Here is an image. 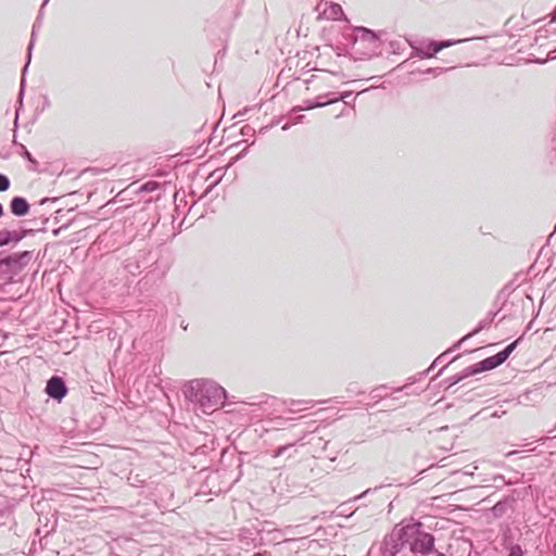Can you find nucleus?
Wrapping results in <instances>:
<instances>
[{
	"mask_svg": "<svg viewBox=\"0 0 556 556\" xmlns=\"http://www.w3.org/2000/svg\"><path fill=\"white\" fill-rule=\"evenodd\" d=\"M434 538L424 530L419 521L396 526L380 546L381 556H397L405 549L414 555H427L433 551Z\"/></svg>",
	"mask_w": 556,
	"mask_h": 556,
	"instance_id": "1",
	"label": "nucleus"
},
{
	"mask_svg": "<svg viewBox=\"0 0 556 556\" xmlns=\"http://www.w3.org/2000/svg\"><path fill=\"white\" fill-rule=\"evenodd\" d=\"M185 399L192 403L195 410L210 414L224 405L226 390L210 379H193L182 388Z\"/></svg>",
	"mask_w": 556,
	"mask_h": 556,
	"instance_id": "2",
	"label": "nucleus"
},
{
	"mask_svg": "<svg viewBox=\"0 0 556 556\" xmlns=\"http://www.w3.org/2000/svg\"><path fill=\"white\" fill-rule=\"evenodd\" d=\"M518 342H519V340H515L514 342L508 344L504 350H502L497 354L486 357V358L478 362L477 364L467 367L460 376H457V377L454 376V384H456L457 382H459L460 380H463L466 377H469V376H472L476 374H480L483 371L492 370V369L498 367L514 352V350L518 345Z\"/></svg>",
	"mask_w": 556,
	"mask_h": 556,
	"instance_id": "3",
	"label": "nucleus"
},
{
	"mask_svg": "<svg viewBox=\"0 0 556 556\" xmlns=\"http://www.w3.org/2000/svg\"><path fill=\"white\" fill-rule=\"evenodd\" d=\"M352 48L356 53L365 58H371L380 51L381 40L375 31L365 27H357Z\"/></svg>",
	"mask_w": 556,
	"mask_h": 556,
	"instance_id": "4",
	"label": "nucleus"
},
{
	"mask_svg": "<svg viewBox=\"0 0 556 556\" xmlns=\"http://www.w3.org/2000/svg\"><path fill=\"white\" fill-rule=\"evenodd\" d=\"M477 469V467H472V470H462L456 469L454 470V486L460 485L458 490L454 491V495H459L463 491L469 490L473 491L476 490L477 485L475 484V478H473V470ZM457 501L460 500V496L456 498Z\"/></svg>",
	"mask_w": 556,
	"mask_h": 556,
	"instance_id": "5",
	"label": "nucleus"
},
{
	"mask_svg": "<svg viewBox=\"0 0 556 556\" xmlns=\"http://www.w3.org/2000/svg\"><path fill=\"white\" fill-rule=\"evenodd\" d=\"M452 46V39L443 40V41H434V40H420L417 46L414 47L416 53L421 58H431L441 51L443 48H447Z\"/></svg>",
	"mask_w": 556,
	"mask_h": 556,
	"instance_id": "6",
	"label": "nucleus"
},
{
	"mask_svg": "<svg viewBox=\"0 0 556 556\" xmlns=\"http://www.w3.org/2000/svg\"><path fill=\"white\" fill-rule=\"evenodd\" d=\"M46 393L53 400L61 402L67 394L68 389L64 379L60 376H52L46 386Z\"/></svg>",
	"mask_w": 556,
	"mask_h": 556,
	"instance_id": "7",
	"label": "nucleus"
},
{
	"mask_svg": "<svg viewBox=\"0 0 556 556\" xmlns=\"http://www.w3.org/2000/svg\"><path fill=\"white\" fill-rule=\"evenodd\" d=\"M31 257L33 252L30 251L12 253L5 256L3 260H1L0 264L7 266L8 268L14 271H17L24 268L30 262Z\"/></svg>",
	"mask_w": 556,
	"mask_h": 556,
	"instance_id": "8",
	"label": "nucleus"
},
{
	"mask_svg": "<svg viewBox=\"0 0 556 556\" xmlns=\"http://www.w3.org/2000/svg\"><path fill=\"white\" fill-rule=\"evenodd\" d=\"M29 232H30V230H27V229H20V230L2 229V230H0V248L5 247L10 243H18Z\"/></svg>",
	"mask_w": 556,
	"mask_h": 556,
	"instance_id": "9",
	"label": "nucleus"
},
{
	"mask_svg": "<svg viewBox=\"0 0 556 556\" xmlns=\"http://www.w3.org/2000/svg\"><path fill=\"white\" fill-rule=\"evenodd\" d=\"M10 212L15 217H24L26 216L30 211V204L24 197H13L10 201Z\"/></svg>",
	"mask_w": 556,
	"mask_h": 556,
	"instance_id": "10",
	"label": "nucleus"
},
{
	"mask_svg": "<svg viewBox=\"0 0 556 556\" xmlns=\"http://www.w3.org/2000/svg\"><path fill=\"white\" fill-rule=\"evenodd\" d=\"M329 94L319 96L316 100H305L303 105L296 106L293 111L312 110L317 108H324L326 105L336 103L334 99H328Z\"/></svg>",
	"mask_w": 556,
	"mask_h": 556,
	"instance_id": "11",
	"label": "nucleus"
},
{
	"mask_svg": "<svg viewBox=\"0 0 556 556\" xmlns=\"http://www.w3.org/2000/svg\"><path fill=\"white\" fill-rule=\"evenodd\" d=\"M314 402L311 400H283L281 405L289 413H299L305 410L309 406H313Z\"/></svg>",
	"mask_w": 556,
	"mask_h": 556,
	"instance_id": "12",
	"label": "nucleus"
},
{
	"mask_svg": "<svg viewBox=\"0 0 556 556\" xmlns=\"http://www.w3.org/2000/svg\"><path fill=\"white\" fill-rule=\"evenodd\" d=\"M13 143L18 146V148H20L18 154L30 163L29 169L36 170L37 166H38V162L35 160V157L31 155V153L27 150V148L22 143H17V141L15 139L13 140Z\"/></svg>",
	"mask_w": 556,
	"mask_h": 556,
	"instance_id": "13",
	"label": "nucleus"
},
{
	"mask_svg": "<svg viewBox=\"0 0 556 556\" xmlns=\"http://www.w3.org/2000/svg\"><path fill=\"white\" fill-rule=\"evenodd\" d=\"M258 399L260 400L257 402H243V403L247 405H250V406H257V407L270 406L271 407L275 405V402L277 401L275 397L269 396L267 394H263Z\"/></svg>",
	"mask_w": 556,
	"mask_h": 556,
	"instance_id": "14",
	"label": "nucleus"
},
{
	"mask_svg": "<svg viewBox=\"0 0 556 556\" xmlns=\"http://www.w3.org/2000/svg\"><path fill=\"white\" fill-rule=\"evenodd\" d=\"M509 500L505 498L503 501L497 502L492 508L491 511L494 517L500 518L502 517L508 508Z\"/></svg>",
	"mask_w": 556,
	"mask_h": 556,
	"instance_id": "15",
	"label": "nucleus"
},
{
	"mask_svg": "<svg viewBox=\"0 0 556 556\" xmlns=\"http://www.w3.org/2000/svg\"><path fill=\"white\" fill-rule=\"evenodd\" d=\"M451 349L446 350L444 353H442L439 357L435 358L431 367H434L438 364L442 365V368H445L452 363V359H448Z\"/></svg>",
	"mask_w": 556,
	"mask_h": 556,
	"instance_id": "16",
	"label": "nucleus"
},
{
	"mask_svg": "<svg viewBox=\"0 0 556 556\" xmlns=\"http://www.w3.org/2000/svg\"><path fill=\"white\" fill-rule=\"evenodd\" d=\"M161 184L154 180H149L140 186L139 191L140 192H152L157 189H160Z\"/></svg>",
	"mask_w": 556,
	"mask_h": 556,
	"instance_id": "17",
	"label": "nucleus"
},
{
	"mask_svg": "<svg viewBox=\"0 0 556 556\" xmlns=\"http://www.w3.org/2000/svg\"><path fill=\"white\" fill-rule=\"evenodd\" d=\"M482 325H480L478 328H476L472 332L464 336L457 343H454L453 349L454 351L462 349L465 342L472 337L473 334L478 333L482 329Z\"/></svg>",
	"mask_w": 556,
	"mask_h": 556,
	"instance_id": "18",
	"label": "nucleus"
},
{
	"mask_svg": "<svg viewBox=\"0 0 556 556\" xmlns=\"http://www.w3.org/2000/svg\"><path fill=\"white\" fill-rule=\"evenodd\" d=\"M10 186H11V181H10L9 177L7 175L0 173V192H4V191L9 190Z\"/></svg>",
	"mask_w": 556,
	"mask_h": 556,
	"instance_id": "19",
	"label": "nucleus"
},
{
	"mask_svg": "<svg viewBox=\"0 0 556 556\" xmlns=\"http://www.w3.org/2000/svg\"><path fill=\"white\" fill-rule=\"evenodd\" d=\"M330 15L333 20H338L340 15H343L342 8L339 4L331 5Z\"/></svg>",
	"mask_w": 556,
	"mask_h": 556,
	"instance_id": "20",
	"label": "nucleus"
},
{
	"mask_svg": "<svg viewBox=\"0 0 556 556\" xmlns=\"http://www.w3.org/2000/svg\"><path fill=\"white\" fill-rule=\"evenodd\" d=\"M293 446H294V443H290V444H286V445L279 446L278 448H276L274 451L273 456L274 457H279V456L283 455L288 450H290Z\"/></svg>",
	"mask_w": 556,
	"mask_h": 556,
	"instance_id": "21",
	"label": "nucleus"
},
{
	"mask_svg": "<svg viewBox=\"0 0 556 556\" xmlns=\"http://www.w3.org/2000/svg\"><path fill=\"white\" fill-rule=\"evenodd\" d=\"M430 369H431V367L428 368L426 371L418 374V378L417 377L410 378L409 383L403 386L402 388H399L396 391H402L404 389H407L410 384L415 383L417 380H420L424 376H426L430 371Z\"/></svg>",
	"mask_w": 556,
	"mask_h": 556,
	"instance_id": "22",
	"label": "nucleus"
},
{
	"mask_svg": "<svg viewBox=\"0 0 556 556\" xmlns=\"http://www.w3.org/2000/svg\"><path fill=\"white\" fill-rule=\"evenodd\" d=\"M34 36H35V29H33V34H31V40L27 47V63L26 65L24 66V70H23V74L25 73V71L27 70V66L30 62V55H31V49L34 47Z\"/></svg>",
	"mask_w": 556,
	"mask_h": 556,
	"instance_id": "23",
	"label": "nucleus"
},
{
	"mask_svg": "<svg viewBox=\"0 0 556 556\" xmlns=\"http://www.w3.org/2000/svg\"><path fill=\"white\" fill-rule=\"evenodd\" d=\"M351 97H353V91H344V92L340 93L339 97H333L332 99H334L336 102L343 101L345 104H348L349 103L348 99H350Z\"/></svg>",
	"mask_w": 556,
	"mask_h": 556,
	"instance_id": "24",
	"label": "nucleus"
},
{
	"mask_svg": "<svg viewBox=\"0 0 556 556\" xmlns=\"http://www.w3.org/2000/svg\"><path fill=\"white\" fill-rule=\"evenodd\" d=\"M508 556H523V552L520 545H514L510 548Z\"/></svg>",
	"mask_w": 556,
	"mask_h": 556,
	"instance_id": "25",
	"label": "nucleus"
},
{
	"mask_svg": "<svg viewBox=\"0 0 556 556\" xmlns=\"http://www.w3.org/2000/svg\"><path fill=\"white\" fill-rule=\"evenodd\" d=\"M384 389H386L384 386H380V387L376 388L375 390H372V392H371L372 399L383 397L384 396V394H383Z\"/></svg>",
	"mask_w": 556,
	"mask_h": 556,
	"instance_id": "26",
	"label": "nucleus"
},
{
	"mask_svg": "<svg viewBox=\"0 0 556 556\" xmlns=\"http://www.w3.org/2000/svg\"><path fill=\"white\" fill-rule=\"evenodd\" d=\"M289 420H290L289 418L277 417L274 419V422H275V425H277L279 427H283Z\"/></svg>",
	"mask_w": 556,
	"mask_h": 556,
	"instance_id": "27",
	"label": "nucleus"
},
{
	"mask_svg": "<svg viewBox=\"0 0 556 556\" xmlns=\"http://www.w3.org/2000/svg\"><path fill=\"white\" fill-rule=\"evenodd\" d=\"M24 88H25V79H24V77H22L21 88H20V92H18L20 100H22V98L24 96Z\"/></svg>",
	"mask_w": 556,
	"mask_h": 556,
	"instance_id": "28",
	"label": "nucleus"
},
{
	"mask_svg": "<svg viewBox=\"0 0 556 556\" xmlns=\"http://www.w3.org/2000/svg\"><path fill=\"white\" fill-rule=\"evenodd\" d=\"M251 132H254V129H253L252 127H250V126H248V125H247V126H244V127L242 128V134H243V135H250Z\"/></svg>",
	"mask_w": 556,
	"mask_h": 556,
	"instance_id": "29",
	"label": "nucleus"
},
{
	"mask_svg": "<svg viewBox=\"0 0 556 556\" xmlns=\"http://www.w3.org/2000/svg\"><path fill=\"white\" fill-rule=\"evenodd\" d=\"M220 178H222V176H218V177H217V178H216V179H215V180H214V181L208 186V188H207V190H206V193H207V192H210V191L213 189V187H214V186H216V185L219 182Z\"/></svg>",
	"mask_w": 556,
	"mask_h": 556,
	"instance_id": "30",
	"label": "nucleus"
},
{
	"mask_svg": "<svg viewBox=\"0 0 556 556\" xmlns=\"http://www.w3.org/2000/svg\"><path fill=\"white\" fill-rule=\"evenodd\" d=\"M546 60H556V48L548 52Z\"/></svg>",
	"mask_w": 556,
	"mask_h": 556,
	"instance_id": "31",
	"label": "nucleus"
},
{
	"mask_svg": "<svg viewBox=\"0 0 556 556\" xmlns=\"http://www.w3.org/2000/svg\"><path fill=\"white\" fill-rule=\"evenodd\" d=\"M371 491V489H367L365 492H363L361 495L356 496L355 497V501L358 500V498H362L364 497L366 494H368L369 492Z\"/></svg>",
	"mask_w": 556,
	"mask_h": 556,
	"instance_id": "32",
	"label": "nucleus"
},
{
	"mask_svg": "<svg viewBox=\"0 0 556 556\" xmlns=\"http://www.w3.org/2000/svg\"><path fill=\"white\" fill-rule=\"evenodd\" d=\"M63 228L64 227H59L56 229H53V231H52L53 236H59Z\"/></svg>",
	"mask_w": 556,
	"mask_h": 556,
	"instance_id": "33",
	"label": "nucleus"
},
{
	"mask_svg": "<svg viewBox=\"0 0 556 556\" xmlns=\"http://www.w3.org/2000/svg\"><path fill=\"white\" fill-rule=\"evenodd\" d=\"M247 151H248V148H244L243 151L236 156V160H238V159L242 157L243 155H245Z\"/></svg>",
	"mask_w": 556,
	"mask_h": 556,
	"instance_id": "34",
	"label": "nucleus"
},
{
	"mask_svg": "<svg viewBox=\"0 0 556 556\" xmlns=\"http://www.w3.org/2000/svg\"><path fill=\"white\" fill-rule=\"evenodd\" d=\"M457 509H466L465 507L458 505V504H454V508H453V511H456Z\"/></svg>",
	"mask_w": 556,
	"mask_h": 556,
	"instance_id": "35",
	"label": "nucleus"
},
{
	"mask_svg": "<svg viewBox=\"0 0 556 556\" xmlns=\"http://www.w3.org/2000/svg\"><path fill=\"white\" fill-rule=\"evenodd\" d=\"M253 556H270V554L267 552H264V553H255Z\"/></svg>",
	"mask_w": 556,
	"mask_h": 556,
	"instance_id": "36",
	"label": "nucleus"
},
{
	"mask_svg": "<svg viewBox=\"0 0 556 556\" xmlns=\"http://www.w3.org/2000/svg\"><path fill=\"white\" fill-rule=\"evenodd\" d=\"M49 201H50V199H49V198H43V199H41V200H40V202H39V203L42 205V204H45V203H47V202H49Z\"/></svg>",
	"mask_w": 556,
	"mask_h": 556,
	"instance_id": "37",
	"label": "nucleus"
},
{
	"mask_svg": "<svg viewBox=\"0 0 556 556\" xmlns=\"http://www.w3.org/2000/svg\"><path fill=\"white\" fill-rule=\"evenodd\" d=\"M4 215L3 205L0 203V218Z\"/></svg>",
	"mask_w": 556,
	"mask_h": 556,
	"instance_id": "38",
	"label": "nucleus"
},
{
	"mask_svg": "<svg viewBox=\"0 0 556 556\" xmlns=\"http://www.w3.org/2000/svg\"><path fill=\"white\" fill-rule=\"evenodd\" d=\"M552 553H553V556H556V542L554 543V545L552 547Z\"/></svg>",
	"mask_w": 556,
	"mask_h": 556,
	"instance_id": "39",
	"label": "nucleus"
},
{
	"mask_svg": "<svg viewBox=\"0 0 556 556\" xmlns=\"http://www.w3.org/2000/svg\"><path fill=\"white\" fill-rule=\"evenodd\" d=\"M303 117H304L303 115L298 116V117L295 118V123L301 122Z\"/></svg>",
	"mask_w": 556,
	"mask_h": 556,
	"instance_id": "40",
	"label": "nucleus"
},
{
	"mask_svg": "<svg viewBox=\"0 0 556 556\" xmlns=\"http://www.w3.org/2000/svg\"><path fill=\"white\" fill-rule=\"evenodd\" d=\"M463 41H466L465 39H459V40H455L453 41V45H456V43H459V42H463Z\"/></svg>",
	"mask_w": 556,
	"mask_h": 556,
	"instance_id": "41",
	"label": "nucleus"
},
{
	"mask_svg": "<svg viewBox=\"0 0 556 556\" xmlns=\"http://www.w3.org/2000/svg\"><path fill=\"white\" fill-rule=\"evenodd\" d=\"M289 127H290L289 124H286V125L282 126V129L287 130V129H289Z\"/></svg>",
	"mask_w": 556,
	"mask_h": 556,
	"instance_id": "42",
	"label": "nucleus"
},
{
	"mask_svg": "<svg viewBox=\"0 0 556 556\" xmlns=\"http://www.w3.org/2000/svg\"><path fill=\"white\" fill-rule=\"evenodd\" d=\"M475 350H476V349H473V348H472V349H466V348L464 349V351H465V352H472V351H475Z\"/></svg>",
	"mask_w": 556,
	"mask_h": 556,
	"instance_id": "43",
	"label": "nucleus"
},
{
	"mask_svg": "<svg viewBox=\"0 0 556 556\" xmlns=\"http://www.w3.org/2000/svg\"><path fill=\"white\" fill-rule=\"evenodd\" d=\"M49 2V0H43L41 9Z\"/></svg>",
	"mask_w": 556,
	"mask_h": 556,
	"instance_id": "44",
	"label": "nucleus"
},
{
	"mask_svg": "<svg viewBox=\"0 0 556 556\" xmlns=\"http://www.w3.org/2000/svg\"><path fill=\"white\" fill-rule=\"evenodd\" d=\"M137 483H138V480H135V482H132L131 484H132V486H138Z\"/></svg>",
	"mask_w": 556,
	"mask_h": 556,
	"instance_id": "45",
	"label": "nucleus"
},
{
	"mask_svg": "<svg viewBox=\"0 0 556 556\" xmlns=\"http://www.w3.org/2000/svg\"><path fill=\"white\" fill-rule=\"evenodd\" d=\"M137 483H138V480H135V482H132L131 484H132V486H138Z\"/></svg>",
	"mask_w": 556,
	"mask_h": 556,
	"instance_id": "46",
	"label": "nucleus"
},
{
	"mask_svg": "<svg viewBox=\"0 0 556 556\" xmlns=\"http://www.w3.org/2000/svg\"><path fill=\"white\" fill-rule=\"evenodd\" d=\"M17 121H18V116L16 115V117H15V122H14L15 127L17 126Z\"/></svg>",
	"mask_w": 556,
	"mask_h": 556,
	"instance_id": "47",
	"label": "nucleus"
},
{
	"mask_svg": "<svg viewBox=\"0 0 556 556\" xmlns=\"http://www.w3.org/2000/svg\"><path fill=\"white\" fill-rule=\"evenodd\" d=\"M553 142H554V149L556 150V139H554Z\"/></svg>",
	"mask_w": 556,
	"mask_h": 556,
	"instance_id": "48",
	"label": "nucleus"
},
{
	"mask_svg": "<svg viewBox=\"0 0 556 556\" xmlns=\"http://www.w3.org/2000/svg\"><path fill=\"white\" fill-rule=\"evenodd\" d=\"M438 556H445V555H444V554H442V553H439V554H438Z\"/></svg>",
	"mask_w": 556,
	"mask_h": 556,
	"instance_id": "49",
	"label": "nucleus"
}]
</instances>
